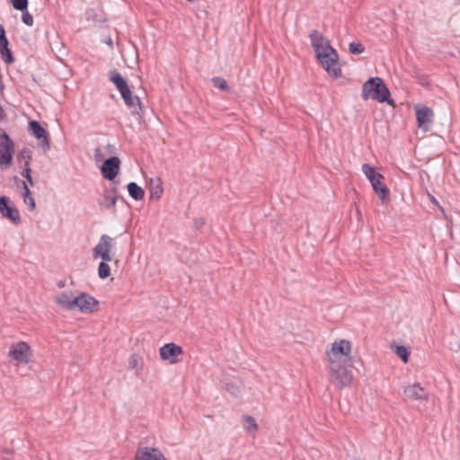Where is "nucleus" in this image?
Wrapping results in <instances>:
<instances>
[{
	"label": "nucleus",
	"mask_w": 460,
	"mask_h": 460,
	"mask_svg": "<svg viewBox=\"0 0 460 460\" xmlns=\"http://www.w3.org/2000/svg\"><path fill=\"white\" fill-rule=\"evenodd\" d=\"M117 199V187L113 186L111 190H105L103 191L101 199L98 200V205L101 208L112 209V211L115 212Z\"/></svg>",
	"instance_id": "16"
},
{
	"label": "nucleus",
	"mask_w": 460,
	"mask_h": 460,
	"mask_svg": "<svg viewBox=\"0 0 460 460\" xmlns=\"http://www.w3.org/2000/svg\"><path fill=\"white\" fill-rule=\"evenodd\" d=\"M243 425L247 432H255L258 429V425L255 420L249 415L243 416Z\"/></svg>",
	"instance_id": "26"
},
{
	"label": "nucleus",
	"mask_w": 460,
	"mask_h": 460,
	"mask_svg": "<svg viewBox=\"0 0 460 460\" xmlns=\"http://www.w3.org/2000/svg\"><path fill=\"white\" fill-rule=\"evenodd\" d=\"M6 453L13 454V451L12 450H6Z\"/></svg>",
	"instance_id": "40"
},
{
	"label": "nucleus",
	"mask_w": 460,
	"mask_h": 460,
	"mask_svg": "<svg viewBox=\"0 0 460 460\" xmlns=\"http://www.w3.org/2000/svg\"><path fill=\"white\" fill-rule=\"evenodd\" d=\"M418 127L424 132L430 129L433 123V111L425 105L415 106Z\"/></svg>",
	"instance_id": "9"
},
{
	"label": "nucleus",
	"mask_w": 460,
	"mask_h": 460,
	"mask_svg": "<svg viewBox=\"0 0 460 460\" xmlns=\"http://www.w3.org/2000/svg\"><path fill=\"white\" fill-rule=\"evenodd\" d=\"M431 200H432L433 203L438 204V202H437V200L435 199L434 197L431 198Z\"/></svg>",
	"instance_id": "38"
},
{
	"label": "nucleus",
	"mask_w": 460,
	"mask_h": 460,
	"mask_svg": "<svg viewBox=\"0 0 460 460\" xmlns=\"http://www.w3.org/2000/svg\"><path fill=\"white\" fill-rule=\"evenodd\" d=\"M9 41L5 36L4 27L0 24V54L4 58L7 64H12L14 61L13 56L8 48Z\"/></svg>",
	"instance_id": "18"
},
{
	"label": "nucleus",
	"mask_w": 460,
	"mask_h": 460,
	"mask_svg": "<svg viewBox=\"0 0 460 460\" xmlns=\"http://www.w3.org/2000/svg\"><path fill=\"white\" fill-rule=\"evenodd\" d=\"M329 363H348L352 360L351 343L347 340H339L326 351Z\"/></svg>",
	"instance_id": "5"
},
{
	"label": "nucleus",
	"mask_w": 460,
	"mask_h": 460,
	"mask_svg": "<svg viewBox=\"0 0 460 460\" xmlns=\"http://www.w3.org/2000/svg\"><path fill=\"white\" fill-rule=\"evenodd\" d=\"M188 2H192L193 0H187Z\"/></svg>",
	"instance_id": "41"
},
{
	"label": "nucleus",
	"mask_w": 460,
	"mask_h": 460,
	"mask_svg": "<svg viewBox=\"0 0 460 460\" xmlns=\"http://www.w3.org/2000/svg\"><path fill=\"white\" fill-rule=\"evenodd\" d=\"M108 44H109V45H111V46L112 45V41H111V40H110L108 41Z\"/></svg>",
	"instance_id": "39"
},
{
	"label": "nucleus",
	"mask_w": 460,
	"mask_h": 460,
	"mask_svg": "<svg viewBox=\"0 0 460 460\" xmlns=\"http://www.w3.org/2000/svg\"><path fill=\"white\" fill-rule=\"evenodd\" d=\"M100 154H101V149L100 148H96L95 149V156H98Z\"/></svg>",
	"instance_id": "36"
},
{
	"label": "nucleus",
	"mask_w": 460,
	"mask_h": 460,
	"mask_svg": "<svg viewBox=\"0 0 460 460\" xmlns=\"http://www.w3.org/2000/svg\"><path fill=\"white\" fill-rule=\"evenodd\" d=\"M143 359L137 354H132L128 359V368L135 370L137 376L139 375L143 368Z\"/></svg>",
	"instance_id": "23"
},
{
	"label": "nucleus",
	"mask_w": 460,
	"mask_h": 460,
	"mask_svg": "<svg viewBox=\"0 0 460 460\" xmlns=\"http://www.w3.org/2000/svg\"><path fill=\"white\" fill-rule=\"evenodd\" d=\"M134 460H167L164 454L157 447H139L135 453Z\"/></svg>",
	"instance_id": "12"
},
{
	"label": "nucleus",
	"mask_w": 460,
	"mask_h": 460,
	"mask_svg": "<svg viewBox=\"0 0 460 460\" xmlns=\"http://www.w3.org/2000/svg\"><path fill=\"white\" fill-rule=\"evenodd\" d=\"M226 390L234 394L238 391L237 387L233 384H226Z\"/></svg>",
	"instance_id": "33"
},
{
	"label": "nucleus",
	"mask_w": 460,
	"mask_h": 460,
	"mask_svg": "<svg viewBox=\"0 0 460 460\" xmlns=\"http://www.w3.org/2000/svg\"><path fill=\"white\" fill-rule=\"evenodd\" d=\"M75 310L82 313H93L98 307L99 302L87 293H81L75 296Z\"/></svg>",
	"instance_id": "10"
},
{
	"label": "nucleus",
	"mask_w": 460,
	"mask_h": 460,
	"mask_svg": "<svg viewBox=\"0 0 460 460\" xmlns=\"http://www.w3.org/2000/svg\"><path fill=\"white\" fill-rule=\"evenodd\" d=\"M6 117V114L4 112V110L3 109V107L0 105V120L1 119H4V118Z\"/></svg>",
	"instance_id": "35"
},
{
	"label": "nucleus",
	"mask_w": 460,
	"mask_h": 460,
	"mask_svg": "<svg viewBox=\"0 0 460 460\" xmlns=\"http://www.w3.org/2000/svg\"><path fill=\"white\" fill-rule=\"evenodd\" d=\"M119 158L117 156H111L103 162L101 167V173L104 179L113 181L119 174Z\"/></svg>",
	"instance_id": "11"
},
{
	"label": "nucleus",
	"mask_w": 460,
	"mask_h": 460,
	"mask_svg": "<svg viewBox=\"0 0 460 460\" xmlns=\"http://www.w3.org/2000/svg\"><path fill=\"white\" fill-rule=\"evenodd\" d=\"M21 155L23 157V158H26L27 160L25 161V164H24V169L22 172V176L24 177L28 183L31 186L34 185V181H33V179L31 175V170L30 169V161L31 159V152L29 150H22V153H21Z\"/></svg>",
	"instance_id": "21"
},
{
	"label": "nucleus",
	"mask_w": 460,
	"mask_h": 460,
	"mask_svg": "<svg viewBox=\"0 0 460 460\" xmlns=\"http://www.w3.org/2000/svg\"><path fill=\"white\" fill-rule=\"evenodd\" d=\"M22 187H23V194H22V197H23V201L26 205H28L29 208L31 210H33L35 208V201H34V199L31 197V193L28 188V185L26 184L25 181H22Z\"/></svg>",
	"instance_id": "25"
},
{
	"label": "nucleus",
	"mask_w": 460,
	"mask_h": 460,
	"mask_svg": "<svg viewBox=\"0 0 460 460\" xmlns=\"http://www.w3.org/2000/svg\"><path fill=\"white\" fill-rule=\"evenodd\" d=\"M14 9L18 11H26L28 7V0H11Z\"/></svg>",
	"instance_id": "31"
},
{
	"label": "nucleus",
	"mask_w": 460,
	"mask_h": 460,
	"mask_svg": "<svg viewBox=\"0 0 460 460\" xmlns=\"http://www.w3.org/2000/svg\"><path fill=\"white\" fill-rule=\"evenodd\" d=\"M13 143L6 134L0 128V168L6 169L13 164Z\"/></svg>",
	"instance_id": "8"
},
{
	"label": "nucleus",
	"mask_w": 460,
	"mask_h": 460,
	"mask_svg": "<svg viewBox=\"0 0 460 460\" xmlns=\"http://www.w3.org/2000/svg\"><path fill=\"white\" fill-rule=\"evenodd\" d=\"M205 224V220L203 218H198L195 220V225L197 227L202 226Z\"/></svg>",
	"instance_id": "34"
},
{
	"label": "nucleus",
	"mask_w": 460,
	"mask_h": 460,
	"mask_svg": "<svg viewBox=\"0 0 460 460\" xmlns=\"http://www.w3.org/2000/svg\"><path fill=\"white\" fill-rule=\"evenodd\" d=\"M32 351L30 345L25 341H19L13 344L8 352V357L15 362V365H26L31 361Z\"/></svg>",
	"instance_id": "7"
},
{
	"label": "nucleus",
	"mask_w": 460,
	"mask_h": 460,
	"mask_svg": "<svg viewBox=\"0 0 460 460\" xmlns=\"http://www.w3.org/2000/svg\"><path fill=\"white\" fill-rule=\"evenodd\" d=\"M110 80L115 84L125 104L130 108L133 114H139L142 110L140 99L137 96H133L128 85L127 81L117 70H111L109 73Z\"/></svg>",
	"instance_id": "4"
},
{
	"label": "nucleus",
	"mask_w": 460,
	"mask_h": 460,
	"mask_svg": "<svg viewBox=\"0 0 460 460\" xmlns=\"http://www.w3.org/2000/svg\"><path fill=\"white\" fill-rule=\"evenodd\" d=\"M362 99H372L379 102H387L394 105V100L390 99V91L380 77H372L364 83L362 86Z\"/></svg>",
	"instance_id": "3"
},
{
	"label": "nucleus",
	"mask_w": 460,
	"mask_h": 460,
	"mask_svg": "<svg viewBox=\"0 0 460 460\" xmlns=\"http://www.w3.org/2000/svg\"><path fill=\"white\" fill-rule=\"evenodd\" d=\"M349 51L351 54L358 55L365 51V47L360 42L353 41V42L349 43Z\"/></svg>",
	"instance_id": "30"
},
{
	"label": "nucleus",
	"mask_w": 460,
	"mask_h": 460,
	"mask_svg": "<svg viewBox=\"0 0 460 460\" xmlns=\"http://www.w3.org/2000/svg\"><path fill=\"white\" fill-rule=\"evenodd\" d=\"M64 286H65V283H64L63 281H60V282L58 283V287H59V288H63Z\"/></svg>",
	"instance_id": "37"
},
{
	"label": "nucleus",
	"mask_w": 460,
	"mask_h": 460,
	"mask_svg": "<svg viewBox=\"0 0 460 460\" xmlns=\"http://www.w3.org/2000/svg\"><path fill=\"white\" fill-rule=\"evenodd\" d=\"M114 239L108 234H102L97 245L93 249V258H101L102 261L98 266V276L100 279H106L111 275V268L108 261H112L111 252L114 248Z\"/></svg>",
	"instance_id": "2"
},
{
	"label": "nucleus",
	"mask_w": 460,
	"mask_h": 460,
	"mask_svg": "<svg viewBox=\"0 0 460 460\" xmlns=\"http://www.w3.org/2000/svg\"><path fill=\"white\" fill-rule=\"evenodd\" d=\"M375 192L382 201H385L389 195V189L384 183V176L378 174L376 178L370 181Z\"/></svg>",
	"instance_id": "20"
},
{
	"label": "nucleus",
	"mask_w": 460,
	"mask_h": 460,
	"mask_svg": "<svg viewBox=\"0 0 460 460\" xmlns=\"http://www.w3.org/2000/svg\"><path fill=\"white\" fill-rule=\"evenodd\" d=\"M129 196L135 200H141L145 196L144 190L136 182H129L127 186Z\"/></svg>",
	"instance_id": "22"
},
{
	"label": "nucleus",
	"mask_w": 460,
	"mask_h": 460,
	"mask_svg": "<svg viewBox=\"0 0 460 460\" xmlns=\"http://www.w3.org/2000/svg\"><path fill=\"white\" fill-rule=\"evenodd\" d=\"M183 350L181 346L175 343H167L160 348V357L163 360H169L170 363L174 364L179 361L178 356L181 355Z\"/></svg>",
	"instance_id": "14"
},
{
	"label": "nucleus",
	"mask_w": 460,
	"mask_h": 460,
	"mask_svg": "<svg viewBox=\"0 0 460 460\" xmlns=\"http://www.w3.org/2000/svg\"><path fill=\"white\" fill-rule=\"evenodd\" d=\"M211 82L215 87L219 88L224 92H230V88L226 81L223 77L216 76L211 79Z\"/></svg>",
	"instance_id": "28"
},
{
	"label": "nucleus",
	"mask_w": 460,
	"mask_h": 460,
	"mask_svg": "<svg viewBox=\"0 0 460 460\" xmlns=\"http://www.w3.org/2000/svg\"><path fill=\"white\" fill-rule=\"evenodd\" d=\"M0 213L14 224L20 222V213L14 206L9 205V199L6 196L0 198Z\"/></svg>",
	"instance_id": "15"
},
{
	"label": "nucleus",
	"mask_w": 460,
	"mask_h": 460,
	"mask_svg": "<svg viewBox=\"0 0 460 460\" xmlns=\"http://www.w3.org/2000/svg\"><path fill=\"white\" fill-rule=\"evenodd\" d=\"M311 45L315 56L323 68L334 78L341 75V69L339 66V56L332 47L331 42L317 30H313L309 35Z\"/></svg>",
	"instance_id": "1"
},
{
	"label": "nucleus",
	"mask_w": 460,
	"mask_h": 460,
	"mask_svg": "<svg viewBox=\"0 0 460 460\" xmlns=\"http://www.w3.org/2000/svg\"><path fill=\"white\" fill-rule=\"evenodd\" d=\"M362 171L367 176V178L369 180V181H373L375 178L377 177L379 173L375 172V168L370 166L367 164H364L362 165Z\"/></svg>",
	"instance_id": "29"
},
{
	"label": "nucleus",
	"mask_w": 460,
	"mask_h": 460,
	"mask_svg": "<svg viewBox=\"0 0 460 460\" xmlns=\"http://www.w3.org/2000/svg\"><path fill=\"white\" fill-rule=\"evenodd\" d=\"M29 128L31 134L40 140L39 146L47 151L49 149V140L46 129L36 120H31L29 123Z\"/></svg>",
	"instance_id": "13"
},
{
	"label": "nucleus",
	"mask_w": 460,
	"mask_h": 460,
	"mask_svg": "<svg viewBox=\"0 0 460 460\" xmlns=\"http://www.w3.org/2000/svg\"><path fill=\"white\" fill-rule=\"evenodd\" d=\"M22 20L28 26L33 25V17L28 12H24V11L22 12Z\"/></svg>",
	"instance_id": "32"
},
{
	"label": "nucleus",
	"mask_w": 460,
	"mask_h": 460,
	"mask_svg": "<svg viewBox=\"0 0 460 460\" xmlns=\"http://www.w3.org/2000/svg\"><path fill=\"white\" fill-rule=\"evenodd\" d=\"M394 352L403 363H407L409 361L410 351L405 346L396 345L394 347Z\"/></svg>",
	"instance_id": "27"
},
{
	"label": "nucleus",
	"mask_w": 460,
	"mask_h": 460,
	"mask_svg": "<svg viewBox=\"0 0 460 460\" xmlns=\"http://www.w3.org/2000/svg\"><path fill=\"white\" fill-rule=\"evenodd\" d=\"M150 184H151V186H150L151 198L159 199L164 191L160 179L159 178H157L156 180L151 179Z\"/></svg>",
	"instance_id": "24"
},
{
	"label": "nucleus",
	"mask_w": 460,
	"mask_h": 460,
	"mask_svg": "<svg viewBox=\"0 0 460 460\" xmlns=\"http://www.w3.org/2000/svg\"><path fill=\"white\" fill-rule=\"evenodd\" d=\"M75 296L74 294L69 292H61L58 294L56 298L55 302L63 309L69 310V311H75Z\"/></svg>",
	"instance_id": "19"
},
{
	"label": "nucleus",
	"mask_w": 460,
	"mask_h": 460,
	"mask_svg": "<svg viewBox=\"0 0 460 460\" xmlns=\"http://www.w3.org/2000/svg\"><path fill=\"white\" fill-rule=\"evenodd\" d=\"M346 363H330V381L339 389L351 384L353 376L350 370L345 367Z\"/></svg>",
	"instance_id": "6"
},
{
	"label": "nucleus",
	"mask_w": 460,
	"mask_h": 460,
	"mask_svg": "<svg viewBox=\"0 0 460 460\" xmlns=\"http://www.w3.org/2000/svg\"><path fill=\"white\" fill-rule=\"evenodd\" d=\"M404 394L410 400L415 401H428L429 394L420 385V383H414L412 385L404 387Z\"/></svg>",
	"instance_id": "17"
}]
</instances>
